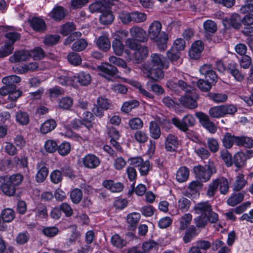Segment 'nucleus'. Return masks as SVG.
Listing matches in <instances>:
<instances>
[{
	"label": "nucleus",
	"instance_id": "obj_1",
	"mask_svg": "<svg viewBox=\"0 0 253 253\" xmlns=\"http://www.w3.org/2000/svg\"><path fill=\"white\" fill-rule=\"evenodd\" d=\"M184 79V80H169L167 82V86L177 93L183 90L185 94L179 99L180 103L189 109H195L198 106L197 100L198 95L195 90L188 84V80L185 77Z\"/></svg>",
	"mask_w": 253,
	"mask_h": 253
},
{
	"label": "nucleus",
	"instance_id": "obj_2",
	"mask_svg": "<svg viewBox=\"0 0 253 253\" xmlns=\"http://www.w3.org/2000/svg\"><path fill=\"white\" fill-rule=\"evenodd\" d=\"M161 30V23L158 21H154L149 26L148 36L151 41L156 43L160 50H164L167 47L168 37L165 32Z\"/></svg>",
	"mask_w": 253,
	"mask_h": 253
},
{
	"label": "nucleus",
	"instance_id": "obj_3",
	"mask_svg": "<svg viewBox=\"0 0 253 253\" xmlns=\"http://www.w3.org/2000/svg\"><path fill=\"white\" fill-rule=\"evenodd\" d=\"M23 179L20 174L0 176V189L5 195L13 196L16 193V187L21 183Z\"/></svg>",
	"mask_w": 253,
	"mask_h": 253
},
{
	"label": "nucleus",
	"instance_id": "obj_4",
	"mask_svg": "<svg viewBox=\"0 0 253 253\" xmlns=\"http://www.w3.org/2000/svg\"><path fill=\"white\" fill-rule=\"evenodd\" d=\"M193 171L196 178L205 182L209 181L211 175L216 172L213 164L211 162H209L205 166L198 165L194 167Z\"/></svg>",
	"mask_w": 253,
	"mask_h": 253
},
{
	"label": "nucleus",
	"instance_id": "obj_5",
	"mask_svg": "<svg viewBox=\"0 0 253 253\" xmlns=\"http://www.w3.org/2000/svg\"><path fill=\"white\" fill-rule=\"evenodd\" d=\"M5 37L8 40V43L6 42L3 45L0 47V57L1 58L6 57L12 52L13 44L20 38L18 33L11 31L7 32L5 34Z\"/></svg>",
	"mask_w": 253,
	"mask_h": 253
},
{
	"label": "nucleus",
	"instance_id": "obj_6",
	"mask_svg": "<svg viewBox=\"0 0 253 253\" xmlns=\"http://www.w3.org/2000/svg\"><path fill=\"white\" fill-rule=\"evenodd\" d=\"M128 162L132 167H137L141 175L148 174L150 169V164L148 160L144 161L141 157H131L128 159Z\"/></svg>",
	"mask_w": 253,
	"mask_h": 253
},
{
	"label": "nucleus",
	"instance_id": "obj_7",
	"mask_svg": "<svg viewBox=\"0 0 253 253\" xmlns=\"http://www.w3.org/2000/svg\"><path fill=\"white\" fill-rule=\"evenodd\" d=\"M171 122L178 129L183 131H186L189 127L195 125L196 120L192 115H187L182 120L173 118L171 119Z\"/></svg>",
	"mask_w": 253,
	"mask_h": 253
},
{
	"label": "nucleus",
	"instance_id": "obj_8",
	"mask_svg": "<svg viewBox=\"0 0 253 253\" xmlns=\"http://www.w3.org/2000/svg\"><path fill=\"white\" fill-rule=\"evenodd\" d=\"M196 116L199 120L202 126L211 133H214L217 130L216 126L212 122L209 116L206 114L199 112L196 113Z\"/></svg>",
	"mask_w": 253,
	"mask_h": 253
},
{
	"label": "nucleus",
	"instance_id": "obj_9",
	"mask_svg": "<svg viewBox=\"0 0 253 253\" xmlns=\"http://www.w3.org/2000/svg\"><path fill=\"white\" fill-rule=\"evenodd\" d=\"M143 68L147 72V77L155 81H158L164 78L163 68L151 67L147 63L143 64Z\"/></svg>",
	"mask_w": 253,
	"mask_h": 253
},
{
	"label": "nucleus",
	"instance_id": "obj_10",
	"mask_svg": "<svg viewBox=\"0 0 253 253\" xmlns=\"http://www.w3.org/2000/svg\"><path fill=\"white\" fill-rule=\"evenodd\" d=\"M150 66L154 68H166L169 67V63L166 61L165 57L160 54L153 53L151 55Z\"/></svg>",
	"mask_w": 253,
	"mask_h": 253
},
{
	"label": "nucleus",
	"instance_id": "obj_11",
	"mask_svg": "<svg viewBox=\"0 0 253 253\" xmlns=\"http://www.w3.org/2000/svg\"><path fill=\"white\" fill-rule=\"evenodd\" d=\"M98 69L100 72L99 74L108 79L109 77L114 76L118 72L116 67L108 63L102 64L98 67Z\"/></svg>",
	"mask_w": 253,
	"mask_h": 253
},
{
	"label": "nucleus",
	"instance_id": "obj_12",
	"mask_svg": "<svg viewBox=\"0 0 253 253\" xmlns=\"http://www.w3.org/2000/svg\"><path fill=\"white\" fill-rule=\"evenodd\" d=\"M84 167L89 169L96 168L100 164V161L98 157L94 154H87L82 160Z\"/></svg>",
	"mask_w": 253,
	"mask_h": 253
},
{
	"label": "nucleus",
	"instance_id": "obj_13",
	"mask_svg": "<svg viewBox=\"0 0 253 253\" xmlns=\"http://www.w3.org/2000/svg\"><path fill=\"white\" fill-rule=\"evenodd\" d=\"M129 33L131 38L138 42H144L147 41L146 32L141 27L133 26L129 29Z\"/></svg>",
	"mask_w": 253,
	"mask_h": 253
},
{
	"label": "nucleus",
	"instance_id": "obj_14",
	"mask_svg": "<svg viewBox=\"0 0 253 253\" xmlns=\"http://www.w3.org/2000/svg\"><path fill=\"white\" fill-rule=\"evenodd\" d=\"M37 173L36 175V180L38 183L43 182L48 174V169L46 167L45 163L42 161L38 163L36 166Z\"/></svg>",
	"mask_w": 253,
	"mask_h": 253
},
{
	"label": "nucleus",
	"instance_id": "obj_15",
	"mask_svg": "<svg viewBox=\"0 0 253 253\" xmlns=\"http://www.w3.org/2000/svg\"><path fill=\"white\" fill-rule=\"evenodd\" d=\"M132 59L134 62L138 64L144 60L148 54V50L146 46L140 45L138 48L135 49Z\"/></svg>",
	"mask_w": 253,
	"mask_h": 253
},
{
	"label": "nucleus",
	"instance_id": "obj_16",
	"mask_svg": "<svg viewBox=\"0 0 253 253\" xmlns=\"http://www.w3.org/2000/svg\"><path fill=\"white\" fill-rule=\"evenodd\" d=\"M165 144L167 151L169 152L176 151L179 145V141L177 137L173 134H169L166 137Z\"/></svg>",
	"mask_w": 253,
	"mask_h": 253
},
{
	"label": "nucleus",
	"instance_id": "obj_17",
	"mask_svg": "<svg viewBox=\"0 0 253 253\" xmlns=\"http://www.w3.org/2000/svg\"><path fill=\"white\" fill-rule=\"evenodd\" d=\"M204 49V45L202 41H197L191 46L189 51V56L193 59H197L200 57V54Z\"/></svg>",
	"mask_w": 253,
	"mask_h": 253
},
{
	"label": "nucleus",
	"instance_id": "obj_18",
	"mask_svg": "<svg viewBox=\"0 0 253 253\" xmlns=\"http://www.w3.org/2000/svg\"><path fill=\"white\" fill-rule=\"evenodd\" d=\"M241 17L239 14H233L229 19H223V24L227 28L231 26L235 29H238L241 26Z\"/></svg>",
	"mask_w": 253,
	"mask_h": 253
},
{
	"label": "nucleus",
	"instance_id": "obj_19",
	"mask_svg": "<svg viewBox=\"0 0 253 253\" xmlns=\"http://www.w3.org/2000/svg\"><path fill=\"white\" fill-rule=\"evenodd\" d=\"M227 71L237 81L241 82L244 79V74L238 69V65L236 63H231L229 64Z\"/></svg>",
	"mask_w": 253,
	"mask_h": 253
},
{
	"label": "nucleus",
	"instance_id": "obj_20",
	"mask_svg": "<svg viewBox=\"0 0 253 253\" xmlns=\"http://www.w3.org/2000/svg\"><path fill=\"white\" fill-rule=\"evenodd\" d=\"M112 47L115 54L118 56H121L123 52H125V53L128 55L129 60H131L130 56H129V51L128 49H124V45L120 39L116 38L113 41Z\"/></svg>",
	"mask_w": 253,
	"mask_h": 253
},
{
	"label": "nucleus",
	"instance_id": "obj_21",
	"mask_svg": "<svg viewBox=\"0 0 253 253\" xmlns=\"http://www.w3.org/2000/svg\"><path fill=\"white\" fill-rule=\"evenodd\" d=\"M211 206L208 202L198 203L194 207L195 213L206 216L211 211Z\"/></svg>",
	"mask_w": 253,
	"mask_h": 253
},
{
	"label": "nucleus",
	"instance_id": "obj_22",
	"mask_svg": "<svg viewBox=\"0 0 253 253\" xmlns=\"http://www.w3.org/2000/svg\"><path fill=\"white\" fill-rule=\"evenodd\" d=\"M30 26L35 31L43 32L46 29V24L44 20L39 17H33L29 20Z\"/></svg>",
	"mask_w": 253,
	"mask_h": 253
},
{
	"label": "nucleus",
	"instance_id": "obj_23",
	"mask_svg": "<svg viewBox=\"0 0 253 253\" xmlns=\"http://www.w3.org/2000/svg\"><path fill=\"white\" fill-rule=\"evenodd\" d=\"M42 63L33 62L28 64H25L22 67H17L14 68L15 71H17L18 73L22 74L25 72L30 71L34 72L37 70H42V68L41 67L40 64Z\"/></svg>",
	"mask_w": 253,
	"mask_h": 253
},
{
	"label": "nucleus",
	"instance_id": "obj_24",
	"mask_svg": "<svg viewBox=\"0 0 253 253\" xmlns=\"http://www.w3.org/2000/svg\"><path fill=\"white\" fill-rule=\"evenodd\" d=\"M49 14L55 20L61 21L65 17V11L63 7L57 5L53 8Z\"/></svg>",
	"mask_w": 253,
	"mask_h": 253
},
{
	"label": "nucleus",
	"instance_id": "obj_25",
	"mask_svg": "<svg viewBox=\"0 0 253 253\" xmlns=\"http://www.w3.org/2000/svg\"><path fill=\"white\" fill-rule=\"evenodd\" d=\"M237 138V136L232 135L230 133H226L221 140L223 146L226 149L231 148L234 143L236 144Z\"/></svg>",
	"mask_w": 253,
	"mask_h": 253
},
{
	"label": "nucleus",
	"instance_id": "obj_26",
	"mask_svg": "<svg viewBox=\"0 0 253 253\" xmlns=\"http://www.w3.org/2000/svg\"><path fill=\"white\" fill-rule=\"evenodd\" d=\"M96 45L103 51H108L111 47V43L108 37L106 36H101L96 40Z\"/></svg>",
	"mask_w": 253,
	"mask_h": 253
},
{
	"label": "nucleus",
	"instance_id": "obj_27",
	"mask_svg": "<svg viewBox=\"0 0 253 253\" xmlns=\"http://www.w3.org/2000/svg\"><path fill=\"white\" fill-rule=\"evenodd\" d=\"M77 79L79 82L82 85H88L91 80V76L89 74L81 72L78 73L76 76H73V80Z\"/></svg>",
	"mask_w": 253,
	"mask_h": 253
},
{
	"label": "nucleus",
	"instance_id": "obj_28",
	"mask_svg": "<svg viewBox=\"0 0 253 253\" xmlns=\"http://www.w3.org/2000/svg\"><path fill=\"white\" fill-rule=\"evenodd\" d=\"M56 125V123L54 120H47L41 125L40 131L43 134L47 133L53 130Z\"/></svg>",
	"mask_w": 253,
	"mask_h": 253
},
{
	"label": "nucleus",
	"instance_id": "obj_29",
	"mask_svg": "<svg viewBox=\"0 0 253 253\" xmlns=\"http://www.w3.org/2000/svg\"><path fill=\"white\" fill-rule=\"evenodd\" d=\"M21 81V78L16 75H11L4 77L2 79V83L11 88L12 90L16 89L15 84L18 83Z\"/></svg>",
	"mask_w": 253,
	"mask_h": 253
},
{
	"label": "nucleus",
	"instance_id": "obj_30",
	"mask_svg": "<svg viewBox=\"0 0 253 253\" xmlns=\"http://www.w3.org/2000/svg\"><path fill=\"white\" fill-rule=\"evenodd\" d=\"M189 176V169L186 167H181L177 170L176 179L179 182L186 181Z\"/></svg>",
	"mask_w": 253,
	"mask_h": 253
},
{
	"label": "nucleus",
	"instance_id": "obj_31",
	"mask_svg": "<svg viewBox=\"0 0 253 253\" xmlns=\"http://www.w3.org/2000/svg\"><path fill=\"white\" fill-rule=\"evenodd\" d=\"M236 145L238 146H243L247 148L253 147V139L247 136H237Z\"/></svg>",
	"mask_w": 253,
	"mask_h": 253
},
{
	"label": "nucleus",
	"instance_id": "obj_32",
	"mask_svg": "<svg viewBox=\"0 0 253 253\" xmlns=\"http://www.w3.org/2000/svg\"><path fill=\"white\" fill-rule=\"evenodd\" d=\"M196 228L194 225H191L185 231L184 235L183 237V240L184 243L187 244L198 235Z\"/></svg>",
	"mask_w": 253,
	"mask_h": 253
},
{
	"label": "nucleus",
	"instance_id": "obj_33",
	"mask_svg": "<svg viewBox=\"0 0 253 253\" xmlns=\"http://www.w3.org/2000/svg\"><path fill=\"white\" fill-rule=\"evenodd\" d=\"M99 20L101 24L103 25H108L112 23L114 20V16L108 9L104 10L99 17Z\"/></svg>",
	"mask_w": 253,
	"mask_h": 253
},
{
	"label": "nucleus",
	"instance_id": "obj_34",
	"mask_svg": "<svg viewBox=\"0 0 253 253\" xmlns=\"http://www.w3.org/2000/svg\"><path fill=\"white\" fill-rule=\"evenodd\" d=\"M192 219V215L190 213H185L179 219V226L178 229L183 231L187 229L190 224Z\"/></svg>",
	"mask_w": 253,
	"mask_h": 253
},
{
	"label": "nucleus",
	"instance_id": "obj_35",
	"mask_svg": "<svg viewBox=\"0 0 253 253\" xmlns=\"http://www.w3.org/2000/svg\"><path fill=\"white\" fill-rule=\"evenodd\" d=\"M149 132L152 138L158 139L160 138L161 134V130L157 123L151 121L149 124Z\"/></svg>",
	"mask_w": 253,
	"mask_h": 253
},
{
	"label": "nucleus",
	"instance_id": "obj_36",
	"mask_svg": "<svg viewBox=\"0 0 253 253\" xmlns=\"http://www.w3.org/2000/svg\"><path fill=\"white\" fill-rule=\"evenodd\" d=\"M109 61L110 63L114 64L119 67H121L125 69V72L127 74L130 71V69L127 68L126 62L121 58L112 56L109 58Z\"/></svg>",
	"mask_w": 253,
	"mask_h": 253
},
{
	"label": "nucleus",
	"instance_id": "obj_37",
	"mask_svg": "<svg viewBox=\"0 0 253 253\" xmlns=\"http://www.w3.org/2000/svg\"><path fill=\"white\" fill-rule=\"evenodd\" d=\"M244 199V195L242 193H234L227 200L228 205L234 207L241 203Z\"/></svg>",
	"mask_w": 253,
	"mask_h": 253
},
{
	"label": "nucleus",
	"instance_id": "obj_38",
	"mask_svg": "<svg viewBox=\"0 0 253 253\" xmlns=\"http://www.w3.org/2000/svg\"><path fill=\"white\" fill-rule=\"evenodd\" d=\"M246 180L244 178V175L242 173H238L236 177V180L234 183L233 190L234 191H240L246 185Z\"/></svg>",
	"mask_w": 253,
	"mask_h": 253
},
{
	"label": "nucleus",
	"instance_id": "obj_39",
	"mask_svg": "<svg viewBox=\"0 0 253 253\" xmlns=\"http://www.w3.org/2000/svg\"><path fill=\"white\" fill-rule=\"evenodd\" d=\"M94 118L93 114L90 112H85L83 114L82 120H81L82 125L87 128L89 129L92 127V121Z\"/></svg>",
	"mask_w": 253,
	"mask_h": 253
},
{
	"label": "nucleus",
	"instance_id": "obj_40",
	"mask_svg": "<svg viewBox=\"0 0 253 253\" xmlns=\"http://www.w3.org/2000/svg\"><path fill=\"white\" fill-rule=\"evenodd\" d=\"M112 244L115 247L121 249L125 247L127 244L126 240L122 238L118 234L112 236L111 239Z\"/></svg>",
	"mask_w": 253,
	"mask_h": 253
},
{
	"label": "nucleus",
	"instance_id": "obj_41",
	"mask_svg": "<svg viewBox=\"0 0 253 253\" xmlns=\"http://www.w3.org/2000/svg\"><path fill=\"white\" fill-rule=\"evenodd\" d=\"M217 180L220 193L223 194L227 193L229 190V183L227 179L223 177H219L217 178Z\"/></svg>",
	"mask_w": 253,
	"mask_h": 253
},
{
	"label": "nucleus",
	"instance_id": "obj_42",
	"mask_svg": "<svg viewBox=\"0 0 253 253\" xmlns=\"http://www.w3.org/2000/svg\"><path fill=\"white\" fill-rule=\"evenodd\" d=\"M191 205L190 200L184 197L180 198L177 202V208L182 212H186L189 209Z\"/></svg>",
	"mask_w": 253,
	"mask_h": 253
},
{
	"label": "nucleus",
	"instance_id": "obj_43",
	"mask_svg": "<svg viewBox=\"0 0 253 253\" xmlns=\"http://www.w3.org/2000/svg\"><path fill=\"white\" fill-rule=\"evenodd\" d=\"M16 121L21 125H26L29 122V116L26 112L19 111L16 115Z\"/></svg>",
	"mask_w": 253,
	"mask_h": 253
},
{
	"label": "nucleus",
	"instance_id": "obj_44",
	"mask_svg": "<svg viewBox=\"0 0 253 253\" xmlns=\"http://www.w3.org/2000/svg\"><path fill=\"white\" fill-rule=\"evenodd\" d=\"M209 114L211 117L215 118L224 117L222 105L211 107L209 110Z\"/></svg>",
	"mask_w": 253,
	"mask_h": 253
},
{
	"label": "nucleus",
	"instance_id": "obj_45",
	"mask_svg": "<svg viewBox=\"0 0 253 253\" xmlns=\"http://www.w3.org/2000/svg\"><path fill=\"white\" fill-rule=\"evenodd\" d=\"M210 98L215 103H222L227 99V95L224 93H210L208 94Z\"/></svg>",
	"mask_w": 253,
	"mask_h": 253
},
{
	"label": "nucleus",
	"instance_id": "obj_46",
	"mask_svg": "<svg viewBox=\"0 0 253 253\" xmlns=\"http://www.w3.org/2000/svg\"><path fill=\"white\" fill-rule=\"evenodd\" d=\"M1 217L4 221L9 222L14 218L15 212L11 209H5L1 212Z\"/></svg>",
	"mask_w": 253,
	"mask_h": 253
},
{
	"label": "nucleus",
	"instance_id": "obj_47",
	"mask_svg": "<svg viewBox=\"0 0 253 253\" xmlns=\"http://www.w3.org/2000/svg\"><path fill=\"white\" fill-rule=\"evenodd\" d=\"M89 8L91 12H103L107 8L104 2L100 1H96L90 4Z\"/></svg>",
	"mask_w": 253,
	"mask_h": 253
},
{
	"label": "nucleus",
	"instance_id": "obj_48",
	"mask_svg": "<svg viewBox=\"0 0 253 253\" xmlns=\"http://www.w3.org/2000/svg\"><path fill=\"white\" fill-rule=\"evenodd\" d=\"M139 103L135 100H131L128 101L124 102L122 106L121 109L122 111L125 113H127L131 111V110L138 106Z\"/></svg>",
	"mask_w": 253,
	"mask_h": 253
},
{
	"label": "nucleus",
	"instance_id": "obj_49",
	"mask_svg": "<svg viewBox=\"0 0 253 253\" xmlns=\"http://www.w3.org/2000/svg\"><path fill=\"white\" fill-rule=\"evenodd\" d=\"M140 218V214L136 212L131 213L127 216V222L132 227H135Z\"/></svg>",
	"mask_w": 253,
	"mask_h": 253
},
{
	"label": "nucleus",
	"instance_id": "obj_50",
	"mask_svg": "<svg viewBox=\"0 0 253 253\" xmlns=\"http://www.w3.org/2000/svg\"><path fill=\"white\" fill-rule=\"evenodd\" d=\"M194 152L198 157L202 160L207 159L211 156V153L209 150L202 147H195Z\"/></svg>",
	"mask_w": 253,
	"mask_h": 253
},
{
	"label": "nucleus",
	"instance_id": "obj_51",
	"mask_svg": "<svg viewBox=\"0 0 253 253\" xmlns=\"http://www.w3.org/2000/svg\"><path fill=\"white\" fill-rule=\"evenodd\" d=\"M158 245L154 241H149L144 243L142 245V248L145 252L153 253L158 249Z\"/></svg>",
	"mask_w": 253,
	"mask_h": 253
},
{
	"label": "nucleus",
	"instance_id": "obj_52",
	"mask_svg": "<svg viewBox=\"0 0 253 253\" xmlns=\"http://www.w3.org/2000/svg\"><path fill=\"white\" fill-rule=\"evenodd\" d=\"M207 144L211 152L214 153L218 151L219 145L217 139L214 138H208Z\"/></svg>",
	"mask_w": 253,
	"mask_h": 253
},
{
	"label": "nucleus",
	"instance_id": "obj_53",
	"mask_svg": "<svg viewBox=\"0 0 253 253\" xmlns=\"http://www.w3.org/2000/svg\"><path fill=\"white\" fill-rule=\"evenodd\" d=\"M83 193L82 191L78 188H76L71 191L70 193V198L72 202L74 204L79 203L82 199Z\"/></svg>",
	"mask_w": 253,
	"mask_h": 253
},
{
	"label": "nucleus",
	"instance_id": "obj_54",
	"mask_svg": "<svg viewBox=\"0 0 253 253\" xmlns=\"http://www.w3.org/2000/svg\"><path fill=\"white\" fill-rule=\"evenodd\" d=\"M132 22L141 23L144 22L147 18V15L145 13L138 11L132 12Z\"/></svg>",
	"mask_w": 253,
	"mask_h": 253
},
{
	"label": "nucleus",
	"instance_id": "obj_55",
	"mask_svg": "<svg viewBox=\"0 0 253 253\" xmlns=\"http://www.w3.org/2000/svg\"><path fill=\"white\" fill-rule=\"evenodd\" d=\"M44 149L48 153H52L57 150V143L54 140L49 139L45 141Z\"/></svg>",
	"mask_w": 253,
	"mask_h": 253
},
{
	"label": "nucleus",
	"instance_id": "obj_56",
	"mask_svg": "<svg viewBox=\"0 0 253 253\" xmlns=\"http://www.w3.org/2000/svg\"><path fill=\"white\" fill-rule=\"evenodd\" d=\"M132 12L122 11L119 13V18L124 24L127 25L132 22Z\"/></svg>",
	"mask_w": 253,
	"mask_h": 253
},
{
	"label": "nucleus",
	"instance_id": "obj_57",
	"mask_svg": "<svg viewBox=\"0 0 253 253\" xmlns=\"http://www.w3.org/2000/svg\"><path fill=\"white\" fill-rule=\"evenodd\" d=\"M203 26L205 31L207 33H214L217 30L215 23L211 20H207L204 24Z\"/></svg>",
	"mask_w": 253,
	"mask_h": 253
},
{
	"label": "nucleus",
	"instance_id": "obj_58",
	"mask_svg": "<svg viewBox=\"0 0 253 253\" xmlns=\"http://www.w3.org/2000/svg\"><path fill=\"white\" fill-rule=\"evenodd\" d=\"M60 37L58 35H48L45 37L43 43L47 45H52L56 44L59 41Z\"/></svg>",
	"mask_w": 253,
	"mask_h": 253
},
{
	"label": "nucleus",
	"instance_id": "obj_59",
	"mask_svg": "<svg viewBox=\"0 0 253 253\" xmlns=\"http://www.w3.org/2000/svg\"><path fill=\"white\" fill-rule=\"evenodd\" d=\"M126 162L122 157H118L115 158L113 162V167L117 170L123 169L126 166Z\"/></svg>",
	"mask_w": 253,
	"mask_h": 253
},
{
	"label": "nucleus",
	"instance_id": "obj_60",
	"mask_svg": "<svg viewBox=\"0 0 253 253\" xmlns=\"http://www.w3.org/2000/svg\"><path fill=\"white\" fill-rule=\"evenodd\" d=\"M128 125L132 129H138L143 127L142 121L139 118H134L128 122Z\"/></svg>",
	"mask_w": 253,
	"mask_h": 253
},
{
	"label": "nucleus",
	"instance_id": "obj_61",
	"mask_svg": "<svg viewBox=\"0 0 253 253\" xmlns=\"http://www.w3.org/2000/svg\"><path fill=\"white\" fill-rule=\"evenodd\" d=\"M87 45V42L85 40L82 39L75 42L72 48L73 50L80 51L84 50Z\"/></svg>",
	"mask_w": 253,
	"mask_h": 253
},
{
	"label": "nucleus",
	"instance_id": "obj_62",
	"mask_svg": "<svg viewBox=\"0 0 253 253\" xmlns=\"http://www.w3.org/2000/svg\"><path fill=\"white\" fill-rule=\"evenodd\" d=\"M203 184L198 180H194L191 182L188 185V189L192 193H198L202 189Z\"/></svg>",
	"mask_w": 253,
	"mask_h": 253
},
{
	"label": "nucleus",
	"instance_id": "obj_63",
	"mask_svg": "<svg viewBox=\"0 0 253 253\" xmlns=\"http://www.w3.org/2000/svg\"><path fill=\"white\" fill-rule=\"evenodd\" d=\"M73 104V100L69 97L62 98L58 103V106L64 109H69Z\"/></svg>",
	"mask_w": 253,
	"mask_h": 253
},
{
	"label": "nucleus",
	"instance_id": "obj_64",
	"mask_svg": "<svg viewBox=\"0 0 253 253\" xmlns=\"http://www.w3.org/2000/svg\"><path fill=\"white\" fill-rule=\"evenodd\" d=\"M243 14L253 11V0H245V4L240 9Z\"/></svg>",
	"mask_w": 253,
	"mask_h": 253
}]
</instances>
